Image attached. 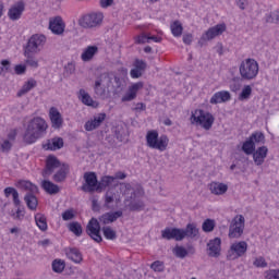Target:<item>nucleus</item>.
I'll use <instances>...</instances> for the list:
<instances>
[{
  "mask_svg": "<svg viewBox=\"0 0 279 279\" xmlns=\"http://www.w3.org/2000/svg\"><path fill=\"white\" fill-rule=\"evenodd\" d=\"M47 121L40 117H35L29 120L25 132L23 134V141L26 145H34L38 138H43L47 134Z\"/></svg>",
  "mask_w": 279,
  "mask_h": 279,
  "instance_id": "obj_1",
  "label": "nucleus"
},
{
  "mask_svg": "<svg viewBox=\"0 0 279 279\" xmlns=\"http://www.w3.org/2000/svg\"><path fill=\"white\" fill-rule=\"evenodd\" d=\"M143 195H145L143 187H137L131 193L130 196L124 198L125 208H128L131 213H141V210H145V202L141 199Z\"/></svg>",
  "mask_w": 279,
  "mask_h": 279,
  "instance_id": "obj_2",
  "label": "nucleus"
},
{
  "mask_svg": "<svg viewBox=\"0 0 279 279\" xmlns=\"http://www.w3.org/2000/svg\"><path fill=\"white\" fill-rule=\"evenodd\" d=\"M17 186L24 189V191H29L24 196V202L29 210H36L38 208V198L34 193H38V186L31 181H19Z\"/></svg>",
  "mask_w": 279,
  "mask_h": 279,
  "instance_id": "obj_3",
  "label": "nucleus"
},
{
  "mask_svg": "<svg viewBox=\"0 0 279 279\" xmlns=\"http://www.w3.org/2000/svg\"><path fill=\"white\" fill-rule=\"evenodd\" d=\"M146 145L150 149L166 151L169 147V137L167 135L159 136L158 131L150 130L146 133Z\"/></svg>",
  "mask_w": 279,
  "mask_h": 279,
  "instance_id": "obj_4",
  "label": "nucleus"
},
{
  "mask_svg": "<svg viewBox=\"0 0 279 279\" xmlns=\"http://www.w3.org/2000/svg\"><path fill=\"white\" fill-rule=\"evenodd\" d=\"M190 121L192 124L201 125L204 130H210L215 123V116L204 109L192 111Z\"/></svg>",
  "mask_w": 279,
  "mask_h": 279,
  "instance_id": "obj_5",
  "label": "nucleus"
},
{
  "mask_svg": "<svg viewBox=\"0 0 279 279\" xmlns=\"http://www.w3.org/2000/svg\"><path fill=\"white\" fill-rule=\"evenodd\" d=\"M258 62L252 58L245 59L239 66L241 78L250 82L256 80L258 75Z\"/></svg>",
  "mask_w": 279,
  "mask_h": 279,
  "instance_id": "obj_6",
  "label": "nucleus"
},
{
  "mask_svg": "<svg viewBox=\"0 0 279 279\" xmlns=\"http://www.w3.org/2000/svg\"><path fill=\"white\" fill-rule=\"evenodd\" d=\"M45 43H47V37H45V35H39V34H35L33 35L25 48H24V53H26V56H29V53H40V51L43 50V47H45Z\"/></svg>",
  "mask_w": 279,
  "mask_h": 279,
  "instance_id": "obj_7",
  "label": "nucleus"
},
{
  "mask_svg": "<svg viewBox=\"0 0 279 279\" xmlns=\"http://www.w3.org/2000/svg\"><path fill=\"white\" fill-rule=\"evenodd\" d=\"M110 73H101L95 81L94 93L104 99L110 89Z\"/></svg>",
  "mask_w": 279,
  "mask_h": 279,
  "instance_id": "obj_8",
  "label": "nucleus"
},
{
  "mask_svg": "<svg viewBox=\"0 0 279 279\" xmlns=\"http://www.w3.org/2000/svg\"><path fill=\"white\" fill-rule=\"evenodd\" d=\"M245 230V217L236 215L229 226V239H241Z\"/></svg>",
  "mask_w": 279,
  "mask_h": 279,
  "instance_id": "obj_9",
  "label": "nucleus"
},
{
  "mask_svg": "<svg viewBox=\"0 0 279 279\" xmlns=\"http://www.w3.org/2000/svg\"><path fill=\"white\" fill-rule=\"evenodd\" d=\"M104 21V14L101 13H90L83 15L78 20V25L84 27V29H93V27H99Z\"/></svg>",
  "mask_w": 279,
  "mask_h": 279,
  "instance_id": "obj_10",
  "label": "nucleus"
},
{
  "mask_svg": "<svg viewBox=\"0 0 279 279\" xmlns=\"http://www.w3.org/2000/svg\"><path fill=\"white\" fill-rule=\"evenodd\" d=\"M83 178L85 183H83L81 191L84 193H99V180H97V173L85 172Z\"/></svg>",
  "mask_w": 279,
  "mask_h": 279,
  "instance_id": "obj_11",
  "label": "nucleus"
},
{
  "mask_svg": "<svg viewBox=\"0 0 279 279\" xmlns=\"http://www.w3.org/2000/svg\"><path fill=\"white\" fill-rule=\"evenodd\" d=\"M247 254V242L240 241L231 244L227 258L228 260H236V258H241Z\"/></svg>",
  "mask_w": 279,
  "mask_h": 279,
  "instance_id": "obj_12",
  "label": "nucleus"
},
{
  "mask_svg": "<svg viewBox=\"0 0 279 279\" xmlns=\"http://www.w3.org/2000/svg\"><path fill=\"white\" fill-rule=\"evenodd\" d=\"M86 232L96 243H101V241H104V238H101V225H99L97 218H92L88 221Z\"/></svg>",
  "mask_w": 279,
  "mask_h": 279,
  "instance_id": "obj_13",
  "label": "nucleus"
},
{
  "mask_svg": "<svg viewBox=\"0 0 279 279\" xmlns=\"http://www.w3.org/2000/svg\"><path fill=\"white\" fill-rule=\"evenodd\" d=\"M225 32H226V24H217L216 26L210 27L207 32H205L202 35L201 40L198 41V45H201V47H204V43H206V40H213V38H217V36H221V34H223Z\"/></svg>",
  "mask_w": 279,
  "mask_h": 279,
  "instance_id": "obj_14",
  "label": "nucleus"
},
{
  "mask_svg": "<svg viewBox=\"0 0 279 279\" xmlns=\"http://www.w3.org/2000/svg\"><path fill=\"white\" fill-rule=\"evenodd\" d=\"M60 167H62L60 159L53 155H49L46 159V167L41 172L43 178H49V175H51L56 169H60Z\"/></svg>",
  "mask_w": 279,
  "mask_h": 279,
  "instance_id": "obj_15",
  "label": "nucleus"
},
{
  "mask_svg": "<svg viewBox=\"0 0 279 279\" xmlns=\"http://www.w3.org/2000/svg\"><path fill=\"white\" fill-rule=\"evenodd\" d=\"M109 88L111 86L113 95H121L125 90V81L121 76L111 73H109Z\"/></svg>",
  "mask_w": 279,
  "mask_h": 279,
  "instance_id": "obj_16",
  "label": "nucleus"
},
{
  "mask_svg": "<svg viewBox=\"0 0 279 279\" xmlns=\"http://www.w3.org/2000/svg\"><path fill=\"white\" fill-rule=\"evenodd\" d=\"M161 238L166 241H184V233L180 228H166L161 231Z\"/></svg>",
  "mask_w": 279,
  "mask_h": 279,
  "instance_id": "obj_17",
  "label": "nucleus"
},
{
  "mask_svg": "<svg viewBox=\"0 0 279 279\" xmlns=\"http://www.w3.org/2000/svg\"><path fill=\"white\" fill-rule=\"evenodd\" d=\"M49 119L53 130H60L64 125V118H62V113L56 107L49 109Z\"/></svg>",
  "mask_w": 279,
  "mask_h": 279,
  "instance_id": "obj_18",
  "label": "nucleus"
},
{
  "mask_svg": "<svg viewBox=\"0 0 279 279\" xmlns=\"http://www.w3.org/2000/svg\"><path fill=\"white\" fill-rule=\"evenodd\" d=\"M23 12H25V2L20 0L9 9L8 16L10 21H19Z\"/></svg>",
  "mask_w": 279,
  "mask_h": 279,
  "instance_id": "obj_19",
  "label": "nucleus"
},
{
  "mask_svg": "<svg viewBox=\"0 0 279 279\" xmlns=\"http://www.w3.org/2000/svg\"><path fill=\"white\" fill-rule=\"evenodd\" d=\"M65 27L66 24L64 23L61 16H56L54 19H51L49 21V29L56 36H62V34H64Z\"/></svg>",
  "mask_w": 279,
  "mask_h": 279,
  "instance_id": "obj_20",
  "label": "nucleus"
},
{
  "mask_svg": "<svg viewBox=\"0 0 279 279\" xmlns=\"http://www.w3.org/2000/svg\"><path fill=\"white\" fill-rule=\"evenodd\" d=\"M208 247V256L211 258H219L221 256V240L219 238H215L209 240L207 243Z\"/></svg>",
  "mask_w": 279,
  "mask_h": 279,
  "instance_id": "obj_21",
  "label": "nucleus"
},
{
  "mask_svg": "<svg viewBox=\"0 0 279 279\" xmlns=\"http://www.w3.org/2000/svg\"><path fill=\"white\" fill-rule=\"evenodd\" d=\"M147 71V62L141 59H136L134 61V69L131 70L130 75L133 80H138V77H143V73Z\"/></svg>",
  "mask_w": 279,
  "mask_h": 279,
  "instance_id": "obj_22",
  "label": "nucleus"
},
{
  "mask_svg": "<svg viewBox=\"0 0 279 279\" xmlns=\"http://www.w3.org/2000/svg\"><path fill=\"white\" fill-rule=\"evenodd\" d=\"M267 154H269V148H267V146H260L257 149L255 148L252 156L257 167H260V165L265 162V158H267Z\"/></svg>",
  "mask_w": 279,
  "mask_h": 279,
  "instance_id": "obj_23",
  "label": "nucleus"
},
{
  "mask_svg": "<svg viewBox=\"0 0 279 279\" xmlns=\"http://www.w3.org/2000/svg\"><path fill=\"white\" fill-rule=\"evenodd\" d=\"M104 121H106V113H98L93 120H88L84 128L86 132H93V130H97V128H99Z\"/></svg>",
  "mask_w": 279,
  "mask_h": 279,
  "instance_id": "obj_24",
  "label": "nucleus"
},
{
  "mask_svg": "<svg viewBox=\"0 0 279 279\" xmlns=\"http://www.w3.org/2000/svg\"><path fill=\"white\" fill-rule=\"evenodd\" d=\"M231 99L232 95H230V92L221 90L213 95V97L209 100V104L216 106L217 104H226V101H230Z\"/></svg>",
  "mask_w": 279,
  "mask_h": 279,
  "instance_id": "obj_25",
  "label": "nucleus"
},
{
  "mask_svg": "<svg viewBox=\"0 0 279 279\" xmlns=\"http://www.w3.org/2000/svg\"><path fill=\"white\" fill-rule=\"evenodd\" d=\"M120 217H123V211H109L99 217V221L104 226H108V223H114Z\"/></svg>",
  "mask_w": 279,
  "mask_h": 279,
  "instance_id": "obj_26",
  "label": "nucleus"
},
{
  "mask_svg": "<svg viewBox=\"0 0 279 279\" xmlns=\"http://www.w3.org/2000/svg\"><path fill=\"white\" fill-rule=\"evenodd\" d=\"M62 147H64V140L62 137H52L44 145V149L49 151H58V149H62Z\"/></svg>",
  "mask_w": 279,
  "mask_h": 279,
  "instance_id": "obj_27",
  "label": "nucleus"
},
{
  "mask_svg": "<svg viewBox=\"0 0 279 279\" xmlns=\"http://www.w3.org/2000/svg\"><path fill=\"white\" fill-rule=\"evenodd\" d=\"M183 233V239H197L199 236V229L196 223H187L185 229H181Z\"/></svg>",
  "mask_w": 279,
  "mask_h": 279,
  "instance_id": "obj_28",
  "label": "nucleus"
},
{
  "mask_svg": "<svg viewBox=\"0 0 279 279\" xmlns=\"http://www.w3.org/2000/svg\"><path fill=\"white\" fill-rule=\"evenodd\" d=\"M97 53H99V47L87 46L81 54V59L83 62H90V60H93Z\"/></svg>",
  "mask_w": 279,
  "mask_h": 279,
  "instance_id": "obj_29",
  "label": "nucleus"
},
{
  "mask_svg": "<svg viewBox=\"0 0 279 279\" xmlns=\"http://www.w3.org/2000/svg\"><path fill=\"white\" fill-rule=\"evenodd\" d=\"M69 163H63L57 173L53 174L52 180L54 182H64L66 180V175H69Z\"/></svg>",
  "mask_w": 279,
  "mask_h": 279,
  "instance_id": "obj_30",
  "label": "nucleus"
},
{
  "mask_svg": "<svg viewBox=\"0 0 279 279\" xmlns=\"http://www.w3.org/2000/svg\"><path fill=\"white\" fill-rule=\"evenodd\" d=\"M209 191L213 195H225L228 193V185L219 182H211L209 184Z\"/></svg>",
  "mask_w": 279,
  "mask_h": 279,
  "instance_id": "obj_31",
  "label": "nucleus"
},
{
  "mask_svg": "<svg viewBox=\"0 0 279 279\" xmlns=\"http://www.w3.org/2000/svg\"><path fill=\"white\" fill-rule=\"evenodd\" d=\"M41 189H44L48 195H58V193H60V186L49 180H44L41 182Z\"/></svg>",
  "mask_w": 279,
  "mask_h": 279,
  "instance_id": "obj_32",
  "label": "nucleus"
},
{
  "mask_svg": "<svg viewBox=\"0 0 279 279\" xmlns=\"http://www.w3.org/2000/svg\"><path fill=\"white\" fill-rule=\"evenodd\" d=\"M36 86H38L36 80L29 78L17 92V97H23V95H27V93H29V90H32L33 88H36Z\"/></svg>",
  "mask_w": 279,
  "mask_h": 279,
  "instance_id": "obj_33",
  "label": "nucleus"
},
{
  "mask_svg": "<svg viewBox=\"0 0 279 279\" xmlns=\"http://www.w3.org/2000/svg\"><path fill=\"white\" fill-rule=\"evenodd\" d=\"M112 182H114V177L112 175H104L101 177L100 181H98V193H102L108 189V186L112 185Z\"/></svg>",
  "mask_w": 279,
  "mask_h": 279,
  "instance_id": "obj_34",
  "label": "nucleus"
},
{
  "mask_svg": "<svg viewBox=\"0 0 279 279\" xmlns=\"http://www.w3.org/2000/svg\"><path fill=\"white\" fill-rule=\"evenodd\" d=\"M12 195L13 197V204L15 208H19L21 206V199L19 198V191L16 189L9 186L4 189V196L10 197Z\"/></svg>",
  "mask_w": 279,
  "mask_h": 279,
  "instance_id": "obj_35",
  "label": "nucleus"
},
{
  "mask_svg": "<svg viewBox=\"0 0 279 279\" xmlns=\"http://www.w3.org/2000/svg\"><path fill=\"white\" fill-rule=\"evenodd\" d=\"M241 149L246 156H252V154L256 151V144H254V142L248 137L242 144Z\"/></svg>",
  "mask_w": 279,
  "mask_h": 279,
  "instance_id": "obj_36",
  "label": "nucleus"
},
{
  "mask_svg": "<svg viewBox=\"0 0 279 279\" xmlns=\"http://www.w3.org/2000/svg\"><path fill=\"white\" fill-rule=\"evenodd\" d=\"M66 256L68 258H70V260L76 264L84 260V258L82 257V252H80V250L77 248H69V251L66 252Z\"/></svg>",
  "mask_w": 279,
  "mask_h": 279,
  "instance_id": "obj_37",
  "label": "nucleus"
},
{
  "mask_svg": "<svg viewBox=\"0 0 279 279\" xmlns=\"http://www.w3.org/2000/svg\"><path fill=\"white\" fill-rule=\"evenodd\" d=\"M35 222L36 226L41 230V232H47L48 226H47V217L43 214H36L35 215Z\"/></svg>",
  "mask_w": 279,
  "mask_h": 279,
  "instance_id": "obj_38",
  "label": "nucleus"
},
{
  "mask_svg": "<svg viewBox=\"0 0 279 279\" xmlns=\"http://www.w3.org/2000/svg\"><path fill=\"white\" fill-rule=\"evenodd\" d=\"M78 95V98L81 99L82 104H84V106H95V100H93L90 94L86 93L85 89H80Z\"/></svg>",
  "mask_w": 279,
  "mask_h": 279,
  "instance_id": "obj_39",
  "label": "nucleus"
},
{
  "mask_svg": "<svg viewBox=\"0 0 279 279\" xmlns=\"http://www.w3.org/2000/svg\"><path fill=\"white\" fill-rule=\"evenodd\" d=\"M248 138L254 143V145H265V133L260 131L252 133Z\"/></svg>",
  "mask_w": 279,
  "mask_h": 279,
  "instance_id": "obj_40",
  "label": "nucleus"
},
{
  "mask_svg": "<svg viewBox=\"0 0 279 279\" xmlns=\"http://www.w3.org/2000/svg\"><path fill=\"white\" fill-rule=\"evenodd\" d=\"M170 29L172 32V35L175 36V38H180V36H182V32H184L182 23H180V21L178 20L170 25Z\"/></svg>",
  "mask_w": 279,
  "mask_h": 279,
  "instance_id": "obj_41",
  "label": "nucleus"
},
{
  "mask_svg": "<svg viewBox=\"0 0 279 279\" xmlns=\"http://www.w3.org/2000/svg\"><path fill=\"white\" fill-rule=\"evenodd\" d=\"M24 56L26 58L25 60V64H28V66H32V69H38V60H36V58L34 56H36L35 53H28L24 52Z\"/></svg>",
  "mask_w": 279,
  "mask_h": 279,
  "instance_id": "obj_42",
  "label": "nucleus"
},
{
  "mask_svg": "<svg viewBox=\"0 0 279 279\" xmlns=\"http://www.w3.org/2000/svg\"><path fill=\"white\" fill-rule=\"evenodd\" d=\"M102 234L108 241H114L117 239V231L112 230L110 227H104Z\"/></svg>",
  "mask_w": 279,
  "mask_h": 279,
  "instance_id": "obj_43",
  "label": "nucleus"
},
{
  "mask_svg": "<svg viewBox=\"0 0 279 279\" xmlns=\"http://www.w3.org/2000/svg\"><path fill=\"white\" fill-rule=\"evenodd\" d=\"M69 230L70 232H73V234H75V236H82V225H80V222H70L69 223Z\"/></svg>",
  "mask_w": 279,
  "mask_h": 279,
  "instance_id": "obj_44",
  "label": "nucleus"
},
{
  "mask_svg": "<svg viewBox=\"0 0 279 279\" xmlns=\"http://www.w3.org/2000/svg\"><path fill=\"white\" fill-rule=\"evenodd\" d=\"M250 97H252V86L245 85L239 95V99L240 101H245V99H250Z\"/></svg>",
  "mask_w": 279,
  "mask_h": 279,
  "instance_id": "obj_45",
  "label": "nucleus"
},
{
  "mask_svg": "<svg viewBox=\"0 0 279 279\" xmlns=\"http://www.w3.org/2000/svg\"><path fill=\"white\" fill-rule=\"evenodd\" d=\"M203 232H213L215 230V220L207 218L202 225Z\"/></svg>",
  "mask_w": 279,
  "mask_h": 279,
  "instance_id": "obj_46",
  "label": "nucleus"
},
{
  "mask_svg": "<svg viewBox=\"0 0 279 279\" xmlns=\"http://www.w3.org/2000/svg\"><path fill=\"white\" fill-rule=\"evenodd\" d=\"M64 262H62V259H54L52 262V270L56 272V274H62L64 271Z\"/></svg>",
  "mask_w": 279,
  "mask_h": 279,
  "instance_id": "obj_47",
  "label": "nucleus"
},
{
  "mask_svg": "<svg viewBox=\"0 0 279 279\" xmlns=\"http://www.w3.org/2000/svg\"><path fill=\"white\" fill-rule=\"evenodd\" d=\"M243 78L241 77H233L231 81H230V90H232V93H236L238 90H241V81Z\"/></svg>",
  "mask_w": 279,
  "mask_h": 279,
  "instance_id": "obj_48",
  "label": "nucleus"
},
{
  "mask_svg": "<svg viewBox=\"0 0 279 279\" xmlns=\"http://www.w3.org/2000/svg\"><path fill=\"white\" fill-rule=\"evenodd\" d=\"M173 253L177 258H186V256H189V251H186L184 246H175Z\"/></svg>",
  "mask_w": 279,
  "mask_h": 279,
  "instance_id": "obj_49",
  "label": "nucleus"
},
{
  "mask_svg": "<svg viewBox=\"0 0 279 279\" xmlns=\"http://www.w3.org/2000/svg\"><path fill=\"white\" fill-rule=\"evenodd\" d=\"M150 269L160 274L165 271V263L161 260H156L150 265Z\"/></svg>",
  "mask_w": 279,
  "mask_h": 279,
  "instance_id": "obj_50",
  "label": "nucleus"
},
{
  "mask_svg": "<svg viewBox=\"0 0 279 279\" xmlns=\"http://www.w3.org/2000/svg\"><path fill=\"white\" fill-rule=\"evenodd\" d=\"M136 45H145V43H149V35L143 33L140 36L135 37Z\"/></svg>",
  "mask_w": 279,
  "mask_h": 279,
  "instance_id": "obj_51",
  "label": "nucleus"
},
{
  "mask_svg": "<svg viewBox=\"0 0 279 279\" xmlns=\"http://www.w3.org/2000/svg\"><path fill=\"white\" fill-rule=\"evenodd\" d=\"M63 221H71V219H75V214L73 213V209H66L62 214Z\"/></svg>",
  "mask_w": 279,
  "mask_h": 279,
  "instance_id": "obj_52",
  "label": "nucleus"
},
{
  "mask_svg": "<svg viewBox=\"0 0 279 279\" xmlns=\"http://www.w3.org/2000/svg\"><path fill=\"white\" fill-rule=\"evenodd\" d=\"M27 66L25 64H17L14 68L15 75H25Z\"/></svg>",
  "mask_w": 279,
  "mask_h": 279,
  "instance_id": "obj_53",
  "label": "nucleus"
},
{
  "mask_svg": "<svg viewBox=\"0 0 279 279\" xmlns=\"http://www.w3.org/2000/svg\"><path fill=\"white\" fill-rule=\"evenodd\" d=\"M133 99H136V92L132 89L122 97V101H133Z\"/></svg>",
  "mask_w": 279,
  "mask_h": 279,
  "instance_id": "obj_54",
  "label": "nucleus"
},
{
  "mask_svg": "<svg viewBox=\"0 0 279 279\" xmlns=\"http://www.w3.org/2000/svg\"><path fill=\"white\" fill-rule=\"evenodd\" d=\"M0 149L3 154H8V151H10V149H12V143H10V141L5 140L1 146Z\"/></svg>",
  "mask_w": 279,
  "mask_h": 279,
  "instance_id": "obj_55",
  "label": "nucleus"
},
{
  "mask_svg": "<svg viewBox=\"0 0 279 279\" xmlns=\"http://www.w3.org/2000/svg\"><path fill=\"white\" fill-rule=\"evenodd\" d=\"M265 278L266 279H279V269L266 271Z\"/></svg>",
  "mask_w": 279,
  "mask_h": 279,
  "instance_id": "obj_56",
  "label": "nucleus"
},
{
  "mask_svg": "<svg viewBox=\"0 0 279 279\" xmlns=\"http://www.w3.org/2000/svg\"><path fill=\"white\" fill-rule=\"evenodd\" d=\"M253 265H254L255 267L265 268V267H267V262L265 260V257H257V258L254 260Z\"/></svg>",
  "mask_w": 279,
  "mask_h": 279,
  "instance_id": "obj_57",
  "label": "nucleus"
},
{
  "mask_svg": "<svg viewBox=\"0 0 279 279\" xmlns=\"http://www.w3.org/2000/svg\"><path fill=\"white\" fill-rule=\"evenodd\" d=\"M23 217H25V210L20 207H17V210L15 214H13V219H17L19 221H21V219H23Z\"/></svg>",
  "mask_w": 279,
  "mask_h": 279,
  "instance_id": "obj_58",
  "label": "nucleus"
},
{
  "mask_svg": "<svg viewBox=\"0 0 279 279\" xmlns=\"http://www.w3.org/2000/svg\"><path fill=\"white\" fill-rule=\"evenodd\" d=\"M1 66L4 68V72L5 73H10V66H12V63L10 62V60L8 59H3L1 62H0Z\"/></svg>",
  "mask_w": 279,
  "mask_h": 279,
  "instance_id": "obj_59",
  "label": "nucleus"
},
{
  "mask_svg": "<svg viewBox=\"0 0 279 279\" xmlns=\"http://www.w3.org/2000/svg\"><path fill=\"white\" fill-rule=\"evenodd\" d=\"M64 69L65 73H68L69 75H73V73H75V64L73 63H68Z\"/></svg>",
  "mask_w": 279,
  "mask_h": 279,
  "instance_id": "obj_60",
  "label": "nucleus"
},
{
  "mask_svg": "<svg viewBox=\"0 0 279 279\" xmlns=\"http://www.w3.org/2000/svg\"><path fill=\"white\" fill-rule=\"evenodd\" d=\"M114 137L117 138V141H119L120 143H123L125 141V135L119 131V130H116L114 131Z\"/></svg>",
  "mask_w": 279,
  "mask_h": 279,
  "instance_id": "obj_61",
  "label": "nucleus"
},
{
  "mask_svg": "<svg viewBox=\"0 0 279 279\" xmlns=\"http://www.w3.org/2000/svg\"><path fill=\"white\" fill-rule=\"evenodd\" d=\"M183 43L184 45H191L193 43V34L183 35Z\"/></svg>",
  "mask_w": 279,
  "mask_h": 279,
  "instance_id": "obj_62",
  "label": "nucleus"
},
{
  "mask_svg": "<svg viewBox=\"0 0 279 279\" xmlns=\"http://www.w3.org/2000/svg\"><path fill=\"white\" fill-rule=\"evenodd\" d=\"M114 0H100V8H110Z\"/></svg>",
  "mask_w": 279,
  "mask_h": 279,
  "instance_id": "obj_63",
  "label": "nucleus"
},
{
  "mask_svg": "<svg viewBox=\"0 0 279 279\" xmlns=\"http://www.w3.org/2000/svg\"><path fill=\"white\" fill-rule=\"evenodd\" d=\"M270 17L272 23H279V11H274L270 13Z\"/></svg>",
  "mask_w": 279,
  "mask_h": 279,
  "instance_id": "obj_64",
  "label": "nucleus"
}]
</instances>
